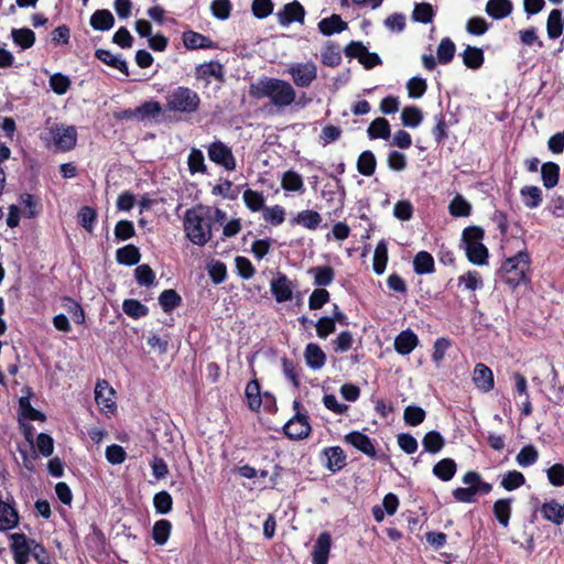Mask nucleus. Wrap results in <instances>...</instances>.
<instances>
[{"mask_svg": "<svg viewBox=\"0 0 564 564\" xmlns=\"http://www.w3.org/2000/svg\"><path fill=\"white\" fill-rule=\"evenodd\" d=\"M249 93L256 99L269 98L279 109L291 106L296 98V91L289 82L267 76L251 84Z\"/></svg>", "mask_w": 564, "mask_h": 564, "instance_id": "f257e3e1", "label": "nucleus"}, {"mask_svg": "<svg viewBox=\"0 0 564 564\" xmlns=\"http://www.w3.org/2000/svg\"><path fill=\"white\" fill-rule=\"evenodd\" d=\"M184 229L188 239L203 247L212 239V207L198 204L187 209L184 215Z\"/></svg>", "mask_w": 564, "mask_h": 564, "instance_id": "f03ea898", "label": "nucleus"}, {"mask_svg": "<svg viewBox=\"0 0 564 564\" xmlns=\"http://www.w3.org/2000/svg\"><path fill=\"white\" fill-rule=\"evenodd\" d=\"M166 109L171 112L192 115L199 110V95L186 86H178L165 96Z\"/></svg>", "mask_w": 564, "mask_h": 564, "instance_id": "7ed1b4c3", "label": "nucleus"}, {"mask_svg": "<svg viewBox=\"0 0 564 564\" xmlns=\"http://www.w3.org/2000/svg\"><path fill=\"white\" fill-rule=\"evenodd\" d=\"M530 263L531 258L525 250H520L517 254L506 258L501 264V271L506 274L503 281L511 288L528 282Z\"/></svg>", "mask_w": 564, "mask_h": 564, "instance_id": "20e7f679", "label": "nucleus"}, {"mask_svg": "<svg viewBox=\"0 0 564 564\" xmlns=\"http://www.w3.org/2000/svg\"><path fill=\"white\" fill-rule=\"evenodd\" d=\"M207 154L212 162L223 166L227 171L236 169V158L231 149L223 141H214L207 147Z\"/></svg>", "mask_w": 564, "mask_h": 564, "instance_id": "39448f33", "label": "nucleus"}, {"mask_svg": "<svg viewBox=\"0 0 564 564\" xmlns=\"http://www.w3.org/2000/svg\"><path fill=\"white\" fill-rule=\"evenodd\" d=\"M50 132L52 134L55 147L59 151L67 152L75 148L77 142V131L75 127H64L63 124H54L50 129Z\"/></svg>", "mask_w": 564, "mask_h": 564, "instance_id": "423d86ee", "label": "nucleus"}, {"mask_svg": "<svg viewBox=\"0 0 564 564\" xmlns=\"http://www.w3.org/2000/svg\"><path fill=\"white\" fill-rule=\"evenodd\" d=\"M289 73L297 87H308L317 77V67L313 62L296 63L290 66Z\"/></svg>", "mask_w": 564, "mask_h": 564, "instance_id": "0eeeda50", "label": "nucleus"}, {"mask_svg": "<svg viewBox=\"0 0 564 564\" xmlns=\"http://www.w3.org/2000/svg\"><path fill=\"white\" fill-rule=\"evenodd\" d=\"M295 285L284 274L279 272L270 282V291L278 303L291 301Z\"/></svg>", "mask_w": 564, "mask_h": 564, "instance_id": "6e6552de", "label": "nucleus"}, {"mask_svg": "<svg viewBox=\"0 0 564 564\" xmlns=\"http://www.w3.org/2000/svg\"><path fill=\"white\" fill-rule=\"evenodd\" d=\"M278 22L288 26L293 22L303 23L305 18V9L300 1L293 0L284 4V7L276 13Z\"/></svg>", "mask_w": 564, "mask_h": 564, "instance_id": "1a4fd4ad", "label": "nucleus"}, {"mask_svg": "<svg viewBox=\"0 0 564 564\" xmlns=\"http://www.w3.org/2000/svg\"><path fill=\"white\" fill-rule=\"evenodd\" d=\"M11 549L17 564H26L34 540H29L23 533H13L10 536Z\"/></svg>", "mask_w": 564, "mask_h": 564, "instance_id": "9d476101", "label": "nucleus"}, {"mask_svg": "<svg viewBox=\"0 0 564 564\" xmlns=\"http://www.w3.org/2000/svg\"><path fill=\"white\" fill-rule=\"evenodd\" d=\"M284 434L291 440H303L310 435L311 425L307 416L297 413L294 417L288 421L283 427Z\"/></svg>", "mask_w": 564, "mask_h": 564, "instance_id": "9b49d317", "label": "nucleus"}, {"mask_svg": "<svg viewBox=\"0 0 564 564\" xmlns=\"http://www.w3.org/2000/svg\"><path fill=\"white\" fill-rule=\"evenodd\" d=\"M113 393V389L109 387L106 380H99L97 382L95 388V400L102 411L113 412V410H116Z\"/></svg>", "mask_w": 564, "mask_h": 564, "instance_id": "f8f14e48", "label": "nucleus"}, {"mask_svg": "<svg viewBox=\"0 0 564 564\" xmlns=\"http://www.w3.org/2000/svg\"><path fill=\"white\" fill-rule=\"evenodd\" d=\"M322 455L325 458V468L332 473L341 470L347 464V456L339 446L326 447L323 449Z\"/></svg>", "mask_w": 564, "mask_h": 564, "instance_id": "ddd939ff", "label": "nucleus"}, {"mask_svg": "<svg viewBox=\"0 0 564 564\" xmlns=\"http://www.w3.org/2000/svg\"><path fill=\"white\" fill-rule=\"evenodd\" d=\"M344 441L369 457H375L377 454L371 438L359 431L346 434Z\"/></svg>", "mask_w": 564, "mask_h": 564, "instance_id": "4468645a", "label": "nucleus"}, {"mask_svg": "<svg viewBox=\"0 0 564 564\" xmlns=\"http://www.w3.org/2000/svg\"><path fill=\"white\" fill-rule=\"evenodd\" d=\"M332 549V536L328 532H322L312 551L313 564H327Z\"/></svg>", "mask_w": 564, "mask_h": 564, "instance_id": "2eb2a0df", "label": "nucleus"}, {"mask_svg": "<svg viewBox=\"0 0 564 564\" xmlns=\"http://www.w3.org/2000/svg\"><path fill=\"white\" fill-rule=\"evenodd\" d=\"M183 44L187 50L216 48L217 44L208 36L195 32L185 31L182 35Z\"/></svg>", "mask_w": 564, "mask_h": 564, "instance_id": "dca6fc26", "label": "nucleus"}, {"mask_svg": "<svg viewBox=\"0 0 564 564\" xmlns=\"http://www.w3.org/2000/svg\"><path fill=\"white\" fill-rule=\"evenodd\" d=\"M473 381L482 392H489L494 389V373L489 367L484 364H477L474 369Z\"/></svg>", "mask_w": 564, "mask_h": 564, "instance_id": "f3484780", "label": "nucleus"}, {"mask_svg": "<svg viewBox=\"0 0 564 564\" xmlns=\"http://www.w3.org/2000/svg\"><path fill=\"white\" fill-rule=\"evenodd\" d=\"M306 366L312 370H319L326 364V354L315 343H308L304 349Z\"/></svg>", "mask_w": 564, "mask_h": 564, "instance_id": "a211bd4d", "label": "nucleus"}, {"mask_svg": "<svg viewBox=\"0 0 564 564\" xmlns=\"http://www.w3.org/2000/svg\"><path fill=\"white\" fill-rule=\"evenodd\" d=\"M319 32L325 36H330L335 33H340L348 28V24L343 21L339 14H332L328 18L322 19L318 24Z\"/></svg>", "mask_w": 564, "mask_h": 564, "instance_id": "6ab92c4d", "label": "nucleus"}, {"mask_svg": "<svg viewBox=\"0 0 564 564\" xmlns=\"http://www.w3.org/2000/svg\"><path fill=\"white\" fill-rule=\"evenodd\" d=\"M197 79L208 80L209 77H215L219 82H224V66L221 63L210 61L203 63L196 67L195 72Z\"/></svg>", "mask_w": 564, "mask_h": 564, "instance_id": "aec40b11", "label": "nucleus"}, {"mask_svg": "<svg viewBox=\"0 0 564 564\" xmlns=\"http://www.w3.org/2000/svg\"><path fill=\"white\" fill-rule=\"evenodd\" d=\"M321 62L328 67H337L341 63V51L338 43L327 41L322 50Z\"/></svg>", "mask_w": 564, "mask_h": 564, "instance_id": "412c9836", "label": "nucleus"}, {"mask_svg": "<svg viewBox=\"0 0 564 564\" xmlns=\"http://www.w3.org/2000/svg\"><path fill=\"white\" fill-rule=\"evenodd\" d=\"M95 57L106 65L118 69L124 76L128 77L130 75L127 62L119 56L112 55L110 51L105 48H97L95 51Z\"/></svg>", "mask_w": 564, "mask_h": 564, "instance_id": "4be33fe9", "label": "nucleus"}, {"mask_svg": "<svg viewBox=\"0 0 564 564\" xmlns=\"http://www.w3.org/2000/svg\"><path fill=\"white\" fill-rule=\"evenodd\" d=\"M419 343L417 336L410 329L401 332L395 340H394V348L395 350L405 356L409 355Z\"/></svg>", "mask_w": 564, "mask_h": 564, "instance_id": "5701e85b", "label": "nucleus"}, {"mask_svg": "<svg viewBox=\"0 0 564 564\" xmlns=\"http://www.w3.org/2000/svg\"><path fill=\"white\" fill-rule=\"evenodd\" d=\"M91 28L96 31H108L115 25V18L107 9L96 10L89 20Z\"/></svg>", "mask_w": 564, "mask_h": 564, "instance_id": "b1692460", "label": "nucleus"}, {"mask_svg": "<svg viewBox=\"0 0 564 564\" xmlns=\"http://www.w3.org/2000/svg\"><path fill=\"white\" fill-rule=\"evenodd\" d=\"M11 39L22 51L31 48L36 41L34 31L29 28L12 29Z\"/></svg>", "mask_w": 564, "mask_h": 564, "instance_id": "393cba45", "label": "nucleus"}, {"mask_svg": "<svg viewBox=\"0 0 564 564\" xmlns=\"http://www.w3.org/2000/svg\"><path fill=\"white\" fill-rule=\"evenodd\" d=\"M513 6L510 0H488L486 13L496 20H501L512 12Z\"/></svg>", "mask_w": 564, "mask_h": 564, "instance_id": "a878e982", "label": "nucleus"}, {"mask_svg": "<svg viewBox=\"0 0 564 564\" xmlns=\"http://www.w3.org/2000/svg\"><path fill=\"white\" fill-rule=\"evenodd\" d=\"M433 475L442 481H449L457 471V464L453 458H443L433 466Z\"/></svg>", "mask_w": 564, "mask_h": 564, "instance_id": "bb28decb", "label": "nucleus"}, {"mask_svg": "<svg viewBox=\"0 0 564 564\" xmlns=\"http://www.w3.org/2000/svg\"><path fill=\"white\" fill-rule=\"evenodd\" d=\"M357 171L364 176H372L377 167V159L372 151H362L357 159Z\"/></svg>", "mask_w": 564, "mask_h": 564, "instance_id": "cd10ccee", "label": "nucleus"}, {"mask_svg": "<svg viewBox=\"0 0 564 564\" xmlns=\"http://www.w3.org/2000/svg\"><path fill=\"white\" fill-rule=\"evenodd\" d=\"M367 133L370 140H388L391 135V127L386 118H376L368 127Z\"/></svg>", "mask_w": 564, "mask_h": 564, "instance_id": "c85d7f7f", "label": "nucleus"}, {"mask_svg": "<svg viewBox=\"0 0 564 564\" xmlns=\"http://www.w3.org/2000/svg\"><path fill=\"white\" fill-rule=\"evenodd\" d=\"M543 518L554 524H561L564 521V506L555 500L545 502L541 507Z\"/></svg>", "mask_w": 564, "mask_h": 564, "instance_id": "c756f323", "label": "nucleus"}, {"mask_svg": "<svg viewBox=\"0 0 564 564\" xmlns=\"http://www.w3.org/2000/svg\"><path fill=\"white\" fill-rule=\"evenodd\" d=\"M520 196L525 207L533 209L543 200L542 191L535 185H525L520 189Z\"/></svg>", "mask_w": 564, "mask_h": 564, "instance_id": "7c9ffc66", "label": "nucleus"}, {"mask_svg": "<svg viewBox=\"0 0 564 564\" xmlns=\"http://www.w3.org/2000/svg\"><path fill=\"white\" fill-rule=\"evenodd\" d=\"M463 62L467 68L479 69L485 62L484 51L480 47L467 45L464 50Z\"/></svg>", "mask_w": 564, "mask_h": 564, "instance_id": "2f4dec72", "label": "nucleus"}, {"mask_svg": "<svg viewBox=\"0 0 564 564\" xmlns=\"http://www.w3.org/2000/svg\"><path fill=\"white\" fill-rule=\"evenodd\" d=\"M563 30H564V21H563L562 11L558 9H553L550 12V14L547 17V21H546L547 36L551 40L558 39L562 35Z\"/></svg>", "mask_w": 564, "mask_h": 564, "instance_id": "473e14b6", "label": "nucleus"}, {"mask_svg": "<svg viewBox=\"0 0 564 564\" xmlns=\"http://www.w3.org/2000/svg\"><path fill=\"white\" fill-rule=\"evenodd\" d=\"M543 186L547 189L557 185L560 180V166L555 162H545L541 166Z\"/></svg>", "mask_w": 564, "mask_h": 564, "instance_id": "72a5a7b5", "label": "nucleus"}, {"mask_svg": "<svg viewBox=\"0 0 564 564\" xmlns=\"http://www.w3.org/2000/svg\"><path fill=\"white\" fill-rule=\"evenodd\" d=\"M281 186L288 192H297L301 194L305 192L302 176L293 170H289L283 173L281 177Z\"/></svg>", "mask_w": 564, "mask_h": 564, "instance_id": "f704fd0d", "label": "nucleus"}, {"mask_svg": "<svg viewBox=\"0 0 564 564\" xmlns=\"http://www.w3.org/2000/svg\"><path fill=\"white\" fill-rule=\"evenodd\" d=\"M293 224L301 225L302 227L306 229L314 230L317 227H319L322 223V216L311 209L302 210L292 220Z\"/></svg>", "mask_w": 564, "mask_h": 564, "instance_id": "c9c22d12", "label": "nucleus"}, {"mask_svg": "<svg viewBox=\"0 0 564 564\" xmlns=\"http://www.w3.org/2000/svg\"><path fill=\"white\" fill-rule=\"evenodd\" d=\"M242 199L247 208L252 213L260 212L265 207V198L261 192L247 188L242 194Z\"/></svg>", "mask_w": 564, "mask_h": 564, "instance_id": "e433bc0d", "label": "nucleus"}, {"mask_svg": "<svg viewBox=\"0 0 564 564\" xmlns=\"http://www.w3.org/2000/svg\"><path fill=\"white\" fill-rule=\"evenodd\" d=\"M245 395L249 409L252 411H259L262 403V397L260 392V383L258 380H251L247 383Z\"/></svg>", "mask_w": 564, "mask_h": 564, "instance_id": "4c0bfd02", "label": "nucleus"}, {"mask_svg": "<svg viewBox=\"0 0 564 564\" xmlns=\"http://www.w3.org/2000/svg\"><path fill=\"white\" fill-rule=\"evenodd\" d=\"M413 269L416 274H430L434 272L433 257L422 250L413 259Z\"/></svg>", "mask_w": 564, "mask_h": 564, "instance_id": "58836bf2", "label": "nucleus"}, {"mask_svg": "<svg viewBox=\"0 0 564 564\" xmlns=\"http://www.w3.org/2000/svg\"><path fill=\"white\" fill-rule=\"evenodd\" d=\"M422 445L425 452L431 454H437L443 449L445 445V440L440 432L430 431L424 435L422 440Z\"/></svg>", "mask_w": 564, "mask_h": 564, "instance_id": "ea45409f", "label": "nucleus"}, {"mask_svg": "<svg viewBox=\"0 0 564 564\" xmlns=\"http://www.w3.org/2000/svg\"><path fill=\"white\" fill-rule=\"evenodd\" d=\"M484 229L478 226H469L463 230L462 241L465 247H486L481 240L484 238Z\"/></svg>", "mask_w": 564, "mask_h": 564, "instance_id": "a19ab883", "label": "nucleus"}, {"mask_svg": "<svg viewBox=\"0 0 564 564\" xmlns=\"http://www.w3.org/2000/svg\"><path fill=\"white\" fill-rule=\"evenodd\" d=\"M455 43L449 37L442 39L436 51L438 63L443 65L449 64L455 56Z\"/></svg>", "mask_w": 564, "mask_h": 564, "instance_id": "79ce46f5", "label": "nucleus"}, {"mask_svg": "<svg viewBox=\"0 0 564 564\" xmlns=\"http://www.w3.org/2000/svg\"><path fill=\"white\" fill-rule=\"evenodd\" d=\"M458 286L468 291H477L484 288V281L480 273L473 270L458 278Z\"/></svg>", "mask_w": 564, "mask_h": 564, "instance_id": "37998d69", "label": "nucleus"}, {"mask_svg": "<svg viewBox=\"0 0 564 564\" xmlns=\"http://www.w3.org/2000/svg\"><path fill=\"white\" fill-rule=\"evenodd\" d=\"M510 498L499 499L494 503V514L502 527H508L511 516Z\"/></svg>", "mask_w": 564, "mask_h": 564, "instance_id": "c03bdc74", "label": "nucleus"}, {"mask_svg": "<svg viewBox=\"0 0 564 564\" xmlns=\"http://www.w3.org/2000/svg\"><path fill=\"white\" fill-rule=\"evenodd\" d=\"M423 120L422 111L416 106H406L401 112V122L404 127L416 128Z\"/></svg>", "mask_w": 564, "mask_h": 564, "instance_id": "a18cd8bd", "label": "nucleus"}, {"mask_svg": "<svg viewBox=\"0 0 564 564\" xmlns=\"http://www.w3.org/2000/svg\"><path fill=\"white\" fill-rule=\"evenodd\" d=\"M187 165H188V171L191 172V174H196V173L206 174L207 173L205 158H204L203 152L199 149L193 148L191 150L188 158H187Z\"/></svg>", "mask_w": 564, "mask_h": 564, "instance_id": "49530a36", "label": "nucleus"}, {"mask_svg": "<svg viewBox=\"0 0 564 564\" xmlns=\"http://www.w3.org/2000/svg\"><path fill=\"white\" fill-rule=\"evenodd\" d=\"M159 303L165 313H170L182 303V297L175 290H164L159 296Z\"/></svg>", "mask_w": 564, "mask_h": 564, "instance_id": "de8ad7c7", "label": "nucleus"}, {"mask_svg": "<svg viewBox=\"0 0 564 564\" xmlns=\"http://www.w3.org/2000/svg\"><path fill=\"white\" fill-rule=\"evenodd\" d=\"M172 524L169 520H159L154 523L152 530V538L159 545H163L167 542L171 534Z\"/></svg>", "mask_w": 564, "mask_h": 564, "instance_id": "09e8293b", "label": "nucleus"}, {"mask_svg": "<svg viewBox=\"0 0 564 564\" xmlns=\"http://www.w3.org/2000/svg\"><path fill=\"white\" fill-rule=\"evenodd\" d=\"M539 452L533 445L523 446L518 453L516 460L520 467H530L538 462Z\"/></svg>", "mask_w": 564, "mask_h": 564, "instance_id": "8fccbe9b", "label": "nucleus"}, {"mask_svg": "<svg viewBox=\"0 0 564 564\" xmlns=\"http://www.w3.org/2000/svg\"><path fill=\"white\" fill-rule=\"evenodd\" d=\"M310 274L317 286L329 285L334 280V270L330 267H314L310 269Z\"/></svg>", "mask_w": 564, "mask_h": 564, "instance_id": "3c124183", "label": "nucleus"}, {"mask_svg": "<svg viewBox=\"0 0 564 564\" xmlns=\"http://www.w3.org/2000/svg\"><path fill=\"white\" fill-rule=\"evenodd\" d=\"M122 311L124 314L132 318H141L147 316L149 313L148 306L139 302L138 300L129 299L124 300L122 303Z\"/></svg>", "mask_w": 564, "mask_h": 564, "instance_id": "603ef678", "label": "nucleus"}, {"mask_svg": "<svg viewBox=\"0 0 564 564\" xmlns=\"http://www.w3.org/2000/svg\"><path fill=\"white\" fill-rule=\"evenodd\" d=\"M448 210L454 217H467L471 213V205L462 195H456L449 203Z\"/></svg>", "mask_w": 564, "mask_h": 564, "instance_id": "864d4df0", "label": "nucleus"}, {"mask_svg": "<svg viewBox=\"0 0 564 564\" xmlns=\"http://www.w3.org/2000/svg\"><path fill=\"white\" fill-rule=\"evenodd\" d=\"M262 213L263 220L272 226H279L285 220V210L281 205L264 207Z\"/></svg>", "mask_w": 564, "mask_h": 564, "instance_id": "5fc2aeb1", "label": "nucleus"}, {"mask_svg": "<svg viewBox=\"0 0 564 564\" xmlns=\"http://www.w3.org/2000/svg\"><path fill=\"white\" fill-rule=\"evenodd\" d=\"M63 307L67 311V313L72 316L73 321L76 324L85 323V312L80 304L73 300L72 297L65 296L62 300Z\"/></svg>", "mask_w": 564, "mask_h": 564, "instance_id": "6e6d98bb", "label": "nucleus"}, {"mask_svg": "<svg viewBox=\"0 0 564 564\" xmlns=\"http://www.w3.org/2000/svg\"><path fill=\"white\" fill-rule=\"evenodd\" d=\"M490 221L495 229L499 231L500 240L502 242H508L507 231L509 224L507 214L501 210H495V213L490 217Z\"/></svg>", "mask_w": 564, "mask_h": 564, "instance_id": "4d7b16f0", "label": "nucleus"}, {"mask_svg": "<svg viewBox=\"0 0 564 564\" xmlns=\"http://www.w3.org/2000/svg\"><path fill=\"white\" fill-rule=\"evenodd\" d=\"M206 269L213 283L220 284L226 280L227 268L223 262L218 260H212L207 263Z\"/></svg>", "mask_w": 564, "mask_h": 564, "instance_id": "13d9d810", "label": "nucleus"}, {"mask_svg": "<svg viewBox=\"0 0 564 564\" xmlns=\"http://www.w3.org/2000/svg\"><path fill=\"white\" fill-rule=\"evenodd\" d=\"M434 120L436 122L435 127L432 129V134L436 143H443L448 138V124L445 120V115L440 112L434 116Z\"/></svg>", "mask_w": 564, "mask_h": 564, "instance_id": "bf43d9fd", "label": "nucleus"}, {"mask_svg": "<svg viewBox=\"0 0 564 564\" xmlns=\"http://www.w3.org/2000/svg\"><path fill=\"white\" fill-rule=\"evenodd\" d=\"M435 12L429 2L417 3L413 10V19L417 22L427 24L433 21Z\"/></svg>", "mask_w": 564, "mask_h": 564, "instance_id": "052dcab7", "label": "nucleus"}, {"mask_svg": "<svg viewBox=\"0 0 564 564\" xmlns=\"http://www.w3.org/2000/svg\"><path fill=\"white\" fill-rule=\"evenodd\" d=\"M274 3L272 0H253L251 3V12L254 18L262 20L272 14Z\"/></svg>", "mask_w": 564, "mask_h": 564, "instance_id": "680f3d73", "label": "nucleus"}, {"mask_svg": "<svg viewBox=\"0 0 564 564\" xmlns=\"http://www.w3.org/2000/svg\"><path fill=\"white\" fill-rule=\"evenodd\" d=\"M525 478L522 473L518 470L508 471L501 479V486L508 490L512 491L524 485Z\"/></svg>", "mask_w": 564, "mask_h": 564, "instance_id": "e2e57ef3", "label": "nucleus"}, {"mask_svg": "<svg viewBox=\"0 0 564 564\" xmlns=\"http://www.w3.org/2000/svg\"><path fill=\"white\" fill-rule=\"evenodd\" d=\"M425 411L417 405H409L404 410V421L408 425L417 426L425 420Z\"/></svg>", "mask_w": 564, "mask_h": 564, "instance_id": "0e129e2a", "label": "nucleus"}, {"mask_svg": "<svg viewBox=\"0 0 564 564\" xmlns=\"http://www.w3.org/2000/svg\"><path fill=\"white\" fill-rule=\"evenodd\" d=\"M70 79L62 73H55L50 77V87L57 95H65L70 88Z\"/></svg>", "mask_w": 564, "mask_h": 564, "instance_id": "69168bd1", "label": "nucleus"}, {"mask_svg": "<svg viewBox=\"0 0 564 564\" xmlns=\"http://www.w3.org/2000/svg\"><path fill=\"white\" fill-rule=\"evenodd\" d=\"M153 505L158 513L166 514L172 510L173 499L172 496L163 490L155 494Z\"/></svg>", "mask_w": 564, "mask_h": 564, "instance_id": "338daca9", "label": "nucleus"}, {"mask_svg": "<svg viewBox=\"0 0 564 564\" xmlns=\"http://www.w3.org/2000/svg\"><path fill=\"white\" fill-rule=\"evenodd\" d=\"M232 4L230 0H213L210 3L212 14L219 20H227L230 17Z\"/></svg>", "mask_w": 564, "mask_h": 564, "instance_id": "774afa93", "label": "nucleus"}]
</instances>
